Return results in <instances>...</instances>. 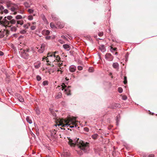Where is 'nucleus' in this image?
Returning a JSON list of instances; mask_svg holds the SVG:
<instances>
[{
	"label": "nucleus",
	"instance_id": "obj_1",
	"mask_svg": "<svg viewBox=\"0 0 157 157\" xmlns=\"http://www.w3.org/2000/svg\"><path fill=\"white\" fill-rule=\"evenodd\" d=\"M69 144L71 146H77L81 150L85 152H87L89 150V144L87 143H85L79 138H76L74 140L70 141Z\"/></svg>",
	"mask_w": 157,
	"mask_h": 157
},
{
	"label": "nucleus",
	"instance_id": "obj_2",
	"mask_svg": "<svg viewBox=\"0 0 157 157\" xmlns=\"http://www.w3.org/2000/svg\"><path fill=\"white\" fill-rule=\"evenodd\" d=\"M7 19L10 20L9 21V24L14 25L17 27H19V25H22L24 24V21L23 19L25 18V16H22L21 15H17L15 17L16 20L13 19V17L10 15L6 17Z\"/></svg>",
	"mask_w": 157,
	"mask_h": 157
},
{
	"label": "nucleus",
	"instance_id": "obj_3",
	"mask_svg": "<svg viewBox=\"0 0 157 157\" xmlns=\"http://www.w3.org/2000/svg\"><path fill=\"white\" fill-rule=\"evenodd\" d=\"M64 122L66 123L65 124H63L61 122H59V124H55L54 125L56 127L57 126H59L61 125L62 127H64L67 126L68 127L71 124H75L76 122V118L73 117L72 118L69 117L67 119L64 120Z\"/></svg>",
	"mask_w": 157,
	"mask_h": 157
},
{
	"label": "nucleus",
	"instance_id": "obj_4",
	"mask_svg": "<svg viewBox=\"0 0 157 157\" xmlns=\"http://www.w3.org/2000/svg\"><path fill=\"white\" fill-rule=\"evenodd\" d=\"M20 50L19 53L21 57L24 59H28L29 57L30 50L29 49L24 50L22 48L20 49Z\"/></svg>",
	"mask_w": 157,
	"mask_h": 157
},
{
	"label": "nucleus",
	"instance_id": "obj_5",
	"mask_svg": "<svg viewBox=\"0 0 157 157\" xmlns=\"http://www.w3.org/2000/svg\"><path fill=\"white\" fill-rule=\"evenodd\" d=\"M6 6L9 10L12 12H14V14H15L17 13V12L15 11L17 10L18 9V6L17 5L13 4L10 2L9 1L7 2Z\"/></svg>",
	"mask_w": 157,
	"mask_h": 157
},
{
	"label": "nucleus",
	"instance_id": "obj_6",
	"mask_svg": "<svg viewBox=\"0 0 157 157\" xmlns=\"http://www.w3.org/2000/svg\"><path fill=\"white\" fill-rule=\"evenodd\" d=\"M58 52H49L48 54L47 57H48V60H47V64L50 65L52 62H53L56 61L55 59V53H57Z\"/></svg>",
	"mask_w": 157,
	"mask_h": 157
},
{
	"label": "nucleus",
	"instance_id": "obj_7",
	"mask_svg": "<svg viewBox=\"0 0 157 157\" xmlns=\"http://www.w3.org/2000/svg\"><path fill=\"white\" fill-rule=\"evenodd\" d=\"M61 86H62V90H64L65 94L68 96L70 95H71V90L69 88L71 87V86H68L67 89H65V88L67 86H66L65 85V83H63Z\"/></svg>",
	"mask_w": 157,
	"mask_h": 157
},
{
	"label": "nucleus",
	"instance_id": "obj_8",
	"mask_svg": "<svg viewBox=\"0 0 157 157\" xmlns=\"http://www.w3.org/2000/svg\"><path fill=\"white\" fill-rule=\"evenodd\" d=\"M6 17H5L2 20V17H0V24H4L5 25H9L10 24H9V22L6 18Z\"/></svg>",
	"mask_w": 157,
	"mask_h": 157
},
{
	"label": "nucleus",
	"instance_id": "obj_9",
	"mask_svg": "<svg viewBox=\"0 0 157 157\" xmlns=\"http://www.w3.org/2000/svg\"><path fill=\"white\" fill-rule=\"evenodd\" d=\"M9 31H7L5 29L0 31V38H2L4 37L5 35L6 36H8L9 34Z\"/></svg>",
	"mask_w": 157,
	"mask_h": 157
},
{
	"label": "nucleus",
	"instance_id": "obj_10",
	"mask_svg": "<svg viewBox=\"0 0 157 157\" xmlns=\"http://www.w3.org/2000/svg\"><path fill=\"white\" fill-rule=\"evenodd\" d=\"M106 59L108 61H112L113 59V57L109 53H107L105 55Z\"/></svg>",
	"mask_w": 157,
	"mask_h": 157
},
{
	"label": "nucleus",
	"instance_id": "obj_11",
	"mask_svg": "<svg viewBox=\"0 0 157 157\" xmlns=\"http://www.w3.org/2000/svg\"><path fill=\"white\" fill-rule=\"evenodd\" d=\"M45 49V44L43 43L41 45L40 48L38 50V52L41 53L44 52Z\"/></svg>",
	"mask_w": 157,
	"mask_h": 157
},
{
	"label": "nucleus",
	"instance_id": "obj_12",
	"mask_svg": "<svg viewBox=\"0 0 157 157\" xmlns=\"http://www.w3.org/2000/svg\"><path fill=\"white\" fill-rule=\"evenodd\" d=\"M76 68V66L74 65H71L69 67V70L70 72L73 73L75 71Z\"/></svg>",
	"mask_w": 157,
	"mask_h": 157
},
{
	"label": "nucleus",
	"instance_id": "obj_13",
	"mask_svg": "<svg viewBox=\"0 0 157 157\" xmlns=\"http://www.w3.org/2000/svg\"><path fill=\"white\" fill-rule=\"evenodd\" d=\"M70 155L69 151L67 150L64 151L63 153L61 154V156L63 157H67Z\"/></svg>",
	"mask_w": 157,
	"mask_h": 157
},
{
	"label": "nucleus",
	"instance_id": "obj_14",
	"mask_svg": "<svg viewBox=\"0 0 157 157\" xmlns=\"http://www.w3.org/2000/svg\"><path fill=\"white\" fill-rule=\"evenodd\" d=\"M99 49L101 52H103L106 51V48L104 45H100L99 46Z\"/></svg>",
	"mask_w": 157,
	"mask_h": 157
},
{
	"label": "nucleus",
	"instance_id": "obj_15",
	"mask_svg": "<svg viewBox=\"0 0 157 157\" xmlns=\"http://www.w3.org/2000/svg\"><path fill=\"white\" fill-rule=\"evenodd\" d=\"M63 48L67 51H69L71 49L70 46L69 44H64L63 45Z\"/></svg>",
	"mask_w": 157,
	"mask_h": 157
},
{
	"label": "nucleus",
	"instance_id": "obj_16",
	"mask_svg": "<svg viewBox=\"0 0 157 157\" xmlns=\"http://www.w3.org/2000/svg\"><path fill=\"white\" fill-rule=\"evenodd\" d=\"M113 67L116 69H118L119 68V64L117 62L114 63L112 65Z\"/></svg>",
	"mask_w": 157,
	"mask_h": 157
},
{
	"label": "nucleus",
	"instance_id": "obj_17",
	"mask_svg": "<svg viewBox=\"0 0 157 157\" xmlns=\"http://www.w3.org/2000/svg\"><path fill=\"white\" fill-rule=\"evenodd\" d=\"M120 119V116L119 114H118L116 116V125H118L119 124Z\"/></svg>",
	"mask_w": 157,
	"mask_h": 157
},
{
	"label": "nucleus",
	"instance_id": "obj_18",
	"mask_svg": "<svg viewBox=\"0 0 157 157\" xmlns=\"http://www.w3.org/2000/svg\"><path fill=\"white\" fill-rule=\"evenodd\" d=\"M17 96L18 97V99L20 102H23L24 101L23 98L20 95L17 94Z\"/></svg>",
	"mask_w": 157,
	"mask_h": 157
},
{
	"label": "nucleus",
	"instance_id": "obj_19",
	"mask_svg": "<svg viewBox=\"0 0 157 157\" xmlns=\"http://www.w3.org/2000/svg\"><path fill=\"white\" fill-rule=\"evenodd\" d=\"M41 17L42 19V20L43 21L45 22V23H47V20L45 16L44 15V14H42L41 15Z\"/></svg>",
	"mask_w": 157,
	"mask_h": 157
},
{
	"label": "nucleus",
	"instance_id": "obj_20",
	"mask_svg": "<svg viewBox=\"0 0 157 157\" xmlns=\"http://www.w3.org/2000/svg\"><path fill=\"white\" fill-rule=\"evenodd\" d=\"M30 25V23H27L26 24H24L23 27L25 29H27L29 28Z\"/></svg>",
	"mask_w": 157,
	"mask_h": 157
},
{
	"label": "nucleus",
	"instance_id": "obj_21",
	"mask_svg": "<svg viewBox=\"0 0 157 157\" xmlns=\"http://www.w3.org/2000/svg\"><path fill=\"white\" fill-rule=\"evenodd\" d=\"M26 120L27 122H28L30 124H32V120L31 119V118L29 116L27 117L26 118Z\"/></svg>",
	"mask_w": 157,
	"mask_h": 157
},
{
	"label": "nucleus",
	"instance_id": "obj_22",
	"mask_svg": "<svg viewBox=\"0 0 157 157\" xmlns=\"http://www.w3.org/2000/svg\"><path fill=\"white\" fill-rule=\"evenodd\" d=\"M56 53H55V59L56 61L59 62L60 60V58L58 55H56Z\"/></svg>",
	"mask_w": 157,
	"mask_h": 157
},
{
	"label": "nucleus",
	"instance_id": "obj_23",
	"mask_svg": "<svg viewBox=\"0 0 157 157\" xmlns=\"http://www.w3.org/2000/svg\"><path fill=\"white\" fill-rule=\"evenodd\" d=\"M52 17L53 20L55 21H57L59 20L58 18L55 15L52 14Z\"/></svg>",
	"mask_w": 157,
	"mask_h": 157
},
{
	"label": "nucleus",
	"instance_id": "obj_24",
	"mask_svg": "<svg viewBox=\"0 0 157 157\" xmlns=\"http://www.w3.org/2000/svg\"><path fill=\"white\" fill-rule=\"evenodd\" d=\"M62 96V94L61 92L58 93L55 96V98L58 99L61 98Z\"/></svg>",
	"mask_w": 157,
	"mask_h": 157
},
{
	"label": "nucleus",
	"instance_id": "obj_25",
	"mask_svg": "<svg viewBox=\"0 0 157 157\" xmlns=\"http://www.w3.org/2000/svg\"><path fill=\"white\" fill-rule=\"evenodd\" d=\"M23 5L26 8L29 7L30 6V4L27 2H25Z\"/></svg>",
	"mask_w": 157,
	"mask_h": 157
},
{
	"label": "nucleus",
	"instance_id": "obj_26",
	"mask_svg": "<svg viewBox=\"0 0 157 157\" xmlns=\"http://www.w3.org/2000/svg\"><path fill=\"white\" fill-rule=\"evenodd\" d=\"M98 136V135L97 134H95L92 136L91 137L94 140H96L97 139Z\"/></svg>",
	"mask_w": 157,
	"mask_h": 157
},
{
	"label": "nucleus",
	"instance_id": "obj_27",
	"mask_svg": "<svg viewBox=\"0 0 157 157\" xmlns=\"http://www.w3.org/2000/svg\"><path fill=\"white\" fill-rule=\"evenodd\" d=\"M33 16L32 15H29L27 17L28 20L30 21L32 20L33 19Z\"/></svg>",
	"mask_w": 157,
	"mask_h": 157
},
{
	"label": "nucleus",
	"instance_id": "obj_28",
	"mask_svg": "<svg viewBox=\"0 0 157 157\" xmlns=\"http://www.w3.org/2000/svg\"><path fill=\"white\" fill-rule=\"evenodd\" d=\"M48 81L47 80L44 81L42 83V85L43 86L48 85Z\"/></svg>",
	"mask_w": 157,
	"mask_h": 157
},
{
	"label": "nucleus",
	"instance_id": "obj_29",
	"mask_svg": "<svg viewBox=\"0 0 157 157\" xmlns=\"http://www.w3.org/2000/svg\"><path fill=\"white\" fill-rule=\"evenodd\" d=\"M10 29L13 32H15L17 30V29L15 26L12 27Z\"/></svg>",
	"mask_w": 157,
	"mask_h": 157
},
{
	"label": "nucleus",
	"instance_id": "obj_30",
	"mask_svg": "<svg viewBox=\"0 0 157 157\" xmlns=\"http://www.w3.org/2000/svg\"><path fill=\"white\" fill-rule=\"evenodd\" d=\"M28 11L29 13L31 14L33 13L34 10L33 9H29L28 10Z\"/></svg>",
	"mask_w": 157,
	"mask_h": 157
},
{
	"label": "nucleus",
	"instance_id": "obj_31",
	"mask_svg": "<svg viewBox=\"0 0 157 157\" xmlns=\"http://www.w3.org/2000/svg\"><path fill=\"white\" fill-rule=\"evenodd\" d=\"M40 66V64L39 63L38 64H35L34 65V67L38 69L39 68Z\"/></svg>",
	"mask_w": 157,
	"mask_h": 157
},
{
	"label": "nucleus",
	"instance_id": "obj_32",
	"mask_svg": "<svg viewBox=\"0 0 157 157\" xmlns=\"http://www.w3.org/2000/svg\"><path fill=\"white\" fill-rule=\"evenodd\" d=\"M51 113L53 116L54 117V118L55 119L56 117V114L54 111H52Z\"/></svg>",
	"mask_w": 157,
	"mask_h": 157
},
{
	"label": "nucleus",
	"instance_id": "obj_33",
	"mask_svg": "<svg viewBox=\"0 0 157 157\" xmlns=\"http://www.w3.org/2000/svg\"><path fill=\"white\" fill-rule=\"evenodd\" d=\"M124 81L123 82L124 83V84H126L127 83V78L126 76H124Z\"/></svg>",
	"mask_w": 157,
	"mask_h": 157
},
{
	"label": "nucleus",
	"instance_id": "obj_34",
	"mask_svg": "<svg viewBox=\"0 0 157 157\" xmlns=\"http://www.w3.org/2000/svg\"><path fill=\"white\" fill-rule=\"evenodd\" d=\"M36 78L38 81H40L41 79V77L39 75H37L36 76Z\"/></svg>",
	"mask_w": 157,
	"mask_h": 157
},
{
	"label": "nucleus",
	"instance_id": "obj_35",
	"mask_svg": "<svg viewBox=\"0 0 157 157\" xmlns=\"http://www.w3.org/2000/svg\"><path fill=\"white\" fill-rule=\"evenodd\" d=\"M118 91L119 93H122L123 92V89L121 87H119L118 88Z\"/></svg>",
	"mask_w": 157,
	"mask_h": 157
},
{
	"label": "nucleus",
	"instance_id": "obj_36",
	"mask_svg": "<svg viewBox=\"0 0 157 157\" xmlns=\"http://www.w3.org/2000/svg\"><path fill=\"white\" fill-rule=\"evenodd\" d=\"M117 50L116 48H113L112 47H111L110 48V51L112 52H113L114 51H116Z\"/></svg>",
	"mask_w": 157,
	"mask_h": 157
},
{
	"label": "nucleus",
	"instance_id": "obj_37",
	"mask_svg": "<svg viewBox=\"0 0 157 157\" xmlns=\"http://www.w3.org/2000/svg\"><path fill=\"white\" fill-rule=\"evenodd\" d=\"M20 33L21 34H25L26 32V31L25 30H22L20 31Z\"/></svg>",
	"mask_w": 157,
	"mask_h": 157
},
{
	"label": "nucleus",
	"instance_id": "obj_38",
	"mask_svg": "<svg viewBox=\"0 0 157 157\" xmlns=\"http://www.w3.org/2000/svg\"><path fill=\"white\" fill-rule=\"evenodd\" d=\"M89 72H92L94 71V68L92 67H90L88 69Z\"/></svg>",
	"mask_w": 157,
	"mask_h": 157
},
{
	"label": "nucleus",
	"instance_id": "obj_39",
	"mask_svg": "<svg viewBox=\"0 0 157 157\" xmlns=\"http://www.w3.org/2000/svg\"><path fill=\"white\" fill-rule=\"evenodd\" d=\"M36 113L37 115H39L40 114V111L39 109H36Z\"/></svg>",
	"mask_w": 157,
	"mask_h": 157
},
{
	"label": "nucleus",
	"instance_id": "obj_40",
	"mask_svg": "<svg viewBox=\"0 0 157 157\" xmlns=\"http://www.w3.org/2000/svg\"><path fill=\"white\" fill-rule=\"evenodd\" d=\"M50 27L52 29L54 28L55 27L54 24L52 22H51L50 24Z\"/></svg>",
	"mask_w": 157,
	"mask_h": 157
},
{
	"label": "nucleus",
	"instance_id": "obj_41",
	"mask_svg": "<svg viewBox=\"0 0 157 157\" xmlns=\"http://www.w3.org/2000/svg\"><path fill=\"white\" fill-rule=\"evenodd\" d=\"M36 29V26L34 25L30 27V29L32 30H34Z\"/></svg>",
	"mask_w": 157,
	"mask_h": 157
},
{
	"label": "nucleus",
	"instance_id": "obj_42",
	"mask_svg": "<svg viewBox=\"0 0 157 157\" xmlns=\"http://www.w3.org/2000/svg\"><path fill=\"white\" fill-rule=\"evenodd\" d=\"M45 60H46V62H47V60H48V57L47 56V57L44 56L42 58V60L44 61Z\"/></svg>",
	"mask_w": 157,
	"mask_h": 157
},
{
	"label": "nucleus",
	"instance_id": "obj_43",
	"mask_svg": "<svg viewBox=\"0 0 157 157\" xmlns=\"http://www.w3.org/2000/svg\"><path fill=\"white\" fill-rule=\"evenodd\" d=\"M78 70L81 71L82 70L83 67L81 66H78Z\"/></svg>",
	"mask_w": 157,
	"mask_h": 157
},
{
	"label": "nucleus",
	"instance_id": "obj_44",
	"mask_svg": "<svg viewBox=\"0 0 157 157\" xmlns=\"http://www.w3.org/2000/svg\"><path fill=\"white\" fill-rule=\"evenodd\" d=\"M69 126L70 128H74V127H75L76 128L77 126V125L75 124H72V125H69Z\"/></svg>",
	"mask_w": 157,
	"mask_h": 157
},
{
	"label": "nucleus",
	"instance_id": "obj_45",
	"mask_svg": "<svg viewBox=\"0 0 157 157\" xmlns=\"http://www.w3.org/2000/svg\"><path fill=\"white\" fill-rule=\"evenodd\" d=\"M50 32L48 30H46L45 31V33L47 35H48L49 34Z\"/></svg>",
	"mask_w": 157,
	"mask_h": 157
},
{
	"label": "nucleus",
	"instance_id": "obj_46",
	"mask_svg": "<svg viewBox=\"0 0 157 157\" xmlns=\"http://www.w3.org/2000/svg\"><path fill=\"white\" fill-rule=\"evenodd\" d=\"M146 156L148 157H154L155 155L153 154H151L149 155H147Z\"/></svg>",
	"mask_w": 157,
	"mask_h": 157
},
{
	"label": "nucleus",
	"instance_id": "obj_47",
	"mask_svg": "<svg viewBox=\"0 0 157 157\" xmlns=\"http://www.w3.org/2000/svg\"><path fill=\"white\" fill-rule=\"evenodd\" d=\"M127 99V97L126 96H123L122 97V99L123 100H126Z\"/></svg>",
	"mask_w": 157,
	"mask_h": 157
},
{
	"label": "nucleus",
	"instance_id": "obj_48",
	"mask_svg": "<svg viewBox=\"0 0 157 157\" xmlns=\"http://www.w3.org/2000/svg\"><path fill=\"white\" fill-rule=\"evenodd\" d=\"M115 107H116L119 108L120 107V105L118 103L116 104H115Z\"/></svg>",
	"mask_w": 157,
	"mask_h": 157
},
{
	"label": "nucleus",
	"instance_id": "obj_49",
	"mask_svg": "<svg viewBox=\"0 0 157 157\" xmlns=\"http://www.w3.org/2000/svg\"><path fill=\"white\" fill-rule=\"evenodd\" d=\"M58 41L59 43H60L62 44L64 43V41L63 40H62L61 39L59 40Z\"/></svg>",
	"mask_w": 157,
	"mask_h": 157
},
{
	"label": "nucleus",
	"instance_id": "obj_50",
	"mask_svg": "<svg viewBox=\"0 0 157 157\" xmlns=\"http://www.w3.org/2000/svg\"><path fill=\"white\" fill-rule=\"evenodd\" d=\"M103 33L102 32H100L98 33V35L100 36H102L103 35Z\"/></svg>",
	"mask_w": 157,
	"mask_h": 157
},
{
	"label": "nucleus",
	"instance_id": "obj_51",
	"mask_svg": "<svg viewBox=\"0 0 157 157\" xmlns=\"http://www.w3.org/2000/svg\"><path fill=\"white\" fill-rule=\"evenodd\" d=\"M0 9L1 10H2L4 9V7L1 5H0Z\"/></svg>",
	"mask_w": 157,
	"mask_h": 157
},
{
	"label": "nucleus",
	"instance_id": "obj_52",
	"mask_svg": "<svg viewBox=\"0 0 157 157\" xmlns=\"http://www.w3.org/2000/svg\"><path fill=\"white\" fill-rule=\"evenodd\" d=\"M61 37L62 38H63V39L65 40H67V37L64 36V35H62L61 36Z\"/></svg>",
	"mask_w": 157,
	"mask_h": 157
},
{
	"label": "nucleus",
	"instance_id": "obj_53",
	"mask_svg": "<svg viewBox=\"0 0 157 157\" xmlns=\"http://www.w3.org/2000/svg\"><path fill=\"white\" fill-rule=\"evenodd\" d=\"M5 13H8V10L7 9H5L3 11Z\"/></svg>",
	"mask_w": 157,
	"mask_h": 157
},
{
	"label": "nucleus",
	"instance_id": "obj_54",
	"mask_svg": "<svg viewBox=\"0 0 157 157\" xmlns=\"http://www.w3.org/2000/svg\"><path fill=\"white\" fill-rule=\"evenodd\" d=\"M56 130L55 129H54L52 131V134H55L56 133Z\"/></svg>",
	"mask_w": 157,
	"mask_h": 157
},
{
	"label": "nucleus",
	"instance_id": "obj_55",
	"mask_svg": "<svg viewBox=\"0 0 157 157\" xmlns=\"http://www.w3.org/2000/svg\"><path fill=\"white\" fill-rule=\"evenodd\" d=\"M4 55V53L1 51H0V56H2Z\"/></svg>",
	"mask_w": 157,
	"mask_h": 157
},
{
	"label": "nucleus",
	"instance_id": "obj_56",
	"mask_svg": "<svg viewBox=\"0 0 157 157\" xmlns=\"http://www.w3.org/2000/svg\"><path fill=\"white\" fill-rule=\"evenodd\" d=\"M18 13H20L23 14L24 13V11H23L20 10L18 12Z\"/></svg>",
	"mask_w": 157,
	"mask_h": 157
},
{
	"label": "nucleus",
	"instance_id": "obj_57",
	"mask_svg": "<svg viewBox=\"0 0 157 157\" xmlns=\"http://www.w3.org/2000/svg\"><path fill=\"white\" fill-rule=\"evenodd\" d=\"M43 7H44V8L45 9H46V10H48V7H47V6L45 5V6H44Z\"/></svg>",
	"mask_w": 157,
	"mask_h": 157
},
{
	"label": "nucleus",
	"instance_id": "obj_58",
	"mask_svg": "<svg viewBox=\"0 0 157 157\" xmlns=\"http://www.w3.org/2000/svg\"><path fill=\"white\" fill-rule=\"evenodd\" d=\"M84 129L86 132H88L89 129L85 127L84 128Z\"/></svg>",
	"mask_w": 157,
	"mask_h": 157
},
{
	"label": "nucleus",
	"instance_id": "obj_59",
	"mask_svg": "<svg viewBox=\"0 0 157 157\" xmlns=\"http://www.w3.org/2000/svg\"><path fill=\"white\" fill-rule=\"evenodd\" d=\"M107 32L108 33H110L111 32L110 29H109L107 31Z\"/></svg>",
	"mask_w": 157,
	"mask_h": 157
},
{
	"label": "nucleus",
	"instance_id": "obj_60",
	"mask_svg": "<svg viewBox=\"0 0 157 157\" xmlns=\"http://www.w3.org/2000/svg\"><path fill=\"white\" fill-rule=\"evenodd\" d=\"M59 71H60L61 74L63 72V71L61 70H60L59 69H58L57 70V71L59 72Z\"/></svg>",
	"mask_w": 157,
	"mask_h": 157
},
{
	"label": "nucleus",
	"instance_id": "obj_61",
	"mask_svg": "<svg viewBox=\"0 0 157 157\" xmlns=\"http://www.w3.org/2000/svg\"><path fill=\"white\" fill-rule=\"evenodd\" d=\"M59 28H62V27H63V25H59Z\"/></svg>",
	"mask_w": 157,
	"mask_h": 157
},
{
	"label": "nucleus",
	"instance_id": "obj_62",
	"mask_svg": "<svg viewBox=\"0 0 157 157\" xmlns=\"http://www.w3.org/2000/svg\"><path fill=\"white\" fill-rule=\"evenodd\" d=\"M89 39L90 41H92V42L93 41L92 40L91 37H90V38H89Z\"/></svg>",
	"mask_w": 157,
	"mask_h": 157
},
{
	"label": "nucleus",
	"instance_id": "obj_63",
	"mask_svg": "<svg viewBox=\"0 0 157 157\" xmlns=\"http://www.w3.org/2000/svg\"><path fill=\"white\" fill-rule=\"evenodd\" d=\"M78 154H79L80 155H82V152H78Z\"/></svg>",
	"mask_w": 157,
	"mask_h": 157
},
{
	"label": "nucleus",
	"instance_id": "obj_64",
	"mask_svg": "<svg viewBox=\"0 0 157 157\" xmlns=\"http://www.w3.org/2000/svg\"><path fill=\"white\" fill-rule=\"evenodd\" d=\"M23 36H20L19 37V38L20 39V38H23Z\"/></svg>",
	"mask_w": 157,
	"mask_h": 157
}]
</instances>
